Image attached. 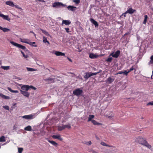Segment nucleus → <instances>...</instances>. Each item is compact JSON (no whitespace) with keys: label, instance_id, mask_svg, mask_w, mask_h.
<instances>
[{"label":"nucleus","instance_id":"nucleus-1","mask_svg":"<svg viewBox=\"0 0 153 153\" xmlns=\"http://www.w3.org/2000/svg\"><path fill=\"white\" fill-rule=\"evenodd\" d=\"M136 142L146 147L149 149H151L152 148V146L148 143L146 139L142 137H138L136 138Z\"/></svg>","mask_w":153,"mask_h":153},{"label":"nucleus","instance_id":"nucleus-2","mask_svg":"<svg viewBox=\"0 0 153 153\" xmlns=\"http://www.w3.org/2000/svg\"><path fill=\"white\" fill-rule=\"evenodd\" d=\"M10 43L16 46V47L20 48L24 50L26 52H28V50L27 49H26V47L20 44L15 43L13 41H11L10 42Z\"/></svg>","mask_w":153,"mask_h":153},{"label":"nucleus","instance_id":"nucleus-3","mask_svg":"<svg viewBox=\"0 0 153 153\" xmlns=\"http://www.w3.org/2000/svg\"><path fill=\"white\" fill-rule=\"evenodd\" d=\"M71 128L70 124L68 123L67 125H62V126H59L58 127V130L59 131H62L65 128H67L68 129H70Z\"/></svg>","mask_w":153,"mask_h":153},{"label":"nucleus","instance_id":"nucleus-4","mask_svg":"<svg viewBox=\"0 0 153 153\" xmlns=\"http://www.w3.org/2000/svg\"><path fill=\"white\" fill-rule=\"evenodd\" d=\"M36 117V114H33L30 115H24L22 117V118L26 120H32L35 118Z\"/></svg>","mask_w":153,"mask_h":153},{"label":"nucleus","instance_id":"nucleus-5","mask_svg":"<svg viewBox=\"0 0 153 153\" xmlns=\"http://www.w3.org/2000/svg\"><path fill=\"white\" fill-rule=\"evenodd\" d=\"M82 92V90L80 89L79 88H77L73 91V94L75 95L78 96L80 95Z\"/></svg>","mask_w":153,"mask_h":153},{"label":"nucleus","instance_id":"nucleus-6","mask_svg":"<svg viewBox=\"0 0 153 153\" xmlns=\"http://www.w3.org/2000/svg\"><path fill=\"white\" fill-rule=\"evenodd\" d=\"M115 78L114 76H111L108 77L106 80V82L108 84H111L114 80Z\"/></svg>","mask_w":153,"mask_h":153},{"label":"nucleus","instance_id":"nucleus-7","mask_svg":"<svg viewBox=\"0 0 153 153\" xmlns=\"http://www.w3.org/2000/svg\"><path fill=\"white\" fill-rule=\"evenodd\" d=\"M61 6H64L62 3L59 2H55L53 4V7H59Z\"/></svg>","mask_w":153,"mask_h":153},{"label":"nucleus","instance_id":"nucleus-8","mask_svg":"<svg viewBox=\"0 0 153 153\" xmlns=\"http://www.w3.org/2000/svg\"><path fill=\"white\" fill-rule=\"evenodd\" d=\"M20 41L23 43L27 44L30 45H32L31 42L29 41V40L28 39H22L20 38Z\"/></svg>","mask_w":153,"mask_h":153},{"label":"nucleus","instance_id":"nucleus-9","mask_svg":"<svg viewBox=\"0 0 153 153\" xmlns=\"http://www.w3.org/2000/svg\"><path fill=\"white\" fill-rule=\"evenodd\" d=\"M120 51L119 50H117L116 51L114 54L113 53H111L109 56H112L113 57L117 58L120 55Z\"/></svg>","mask_w":153,"mask_h":153},{"label":"nucleus","instance_id":"nucleus-10","mask_svg":"<svg viewBox=\"0 0 153 153\" xmlns=\"http://www.w3.org/2000/svg\"><path fill=\"white\" fill-rule=\"evenodd\" d=\"M136 11V10H135L132 9V7H130L127 10L125 13H129L130 14H131Z\"/></svg>","mask_w":153,"mask_h":153},{"label":"nucleus","instance_id":"nucleus-11","mask_svg":"<svg viewBox=\"0 0 153 153\" xmlns=\"http://www.w3.org/2000/svg\"><path fill=\"white\" fill-rule=\"evenodd\" d=\"M21 93L24 96H25L27 97H28L30 95V94L27 91H23L22 90H20Z\"/></svg>","mask_w":153,"mask_h":153},{"label":"nucleus","instance_id":"nucleus-12","mask_svg":"<svg viewBox=\"0 0 153 153\" xmlns=\"http://www.w3.org/2000/svg\"><path fill=\"white\" fill-rule=\"evenodd\" d=\"M67 8L68 10L72 11H75L77 9V8L76 7L71 5L68 6Z\"/></svg>","mask_w":153,"mask_h":153},{"label":"nucleus","instance_id":"nucleus-13","mask_svg":"<svg viewBox=\"0 0 153 153\" xmlns=\"http://www.w3.org/2000/svg\"><path fill=\"white\" fill-rule=\"evenodd\" d=\"M71 24V22L69 20H63L62 21V25H63V24H65L66 25H68Z\"/></svg>","mask_w":153,"mask_h":153},{"label":"nucleus","instance_id":"nucleus-14","mask_svg":"<svg viewBox=\"0 0 153 153\" xmlns=\"http://www.w3.org/2000/svg\"><path fill=\"white\" fill-rule=\"evenodd\" d=\"M52 137L53 138L57 139L60 141H62L63 140L62 138L61 137V135L60 134L53 135Z\"/></svg>","mask_w":153,"mask_h":153},{"label":"nucleus","instance_id":"nucleus-15","mask_svg":"<svg viewBox=\"0 0 153 153\" xmlns=\"http://www.w3.org/2000/svg\"><path fill=\"white\" fill-rule=\"evenodd\" d=\"M45 81L48 83H51L54 82V79L53 78H49L45 79Z\"/></svg>","mask_w":153,"mask_h":153},{"label":"nucleus","instance_id":"nucleus-16","mask_svg":"<svg viewBox=\"0 0 153 153\" xmlns=\"http://www.w3.org/2000/svg\"><path fill=\"white\" fill-rule=\"evenodd\" d=\"M92 76L91 72H86L84 77L85 79H88L89 77Z\"/></svg>","mask_w":153,"mask_h":153},{"label":"nucleus","instance_id":"nucleus-17","mask_svg":"<svg viewBox=\"0 0 153 153\" xmlns=\"http://www.w3.org/2000/svg\"><path fill=\"white\" fill-rule=\"evenodd\" d=\"M54 54L57 56H65V53L60 51H55Z\"/></svg>","mask_w":153,"mask_h":153},{"label":"nucleus","instance_id":"nucleus-18","mask_svg":"<svg viewBox=\"0 0 153 153\" xmlns=\"http://www.w3.org/2000/svg\"><path fill=\"white\" fill-rule=\"evenodd\" d=\"M90 21L92 23L95 25V27H97L98 26V24L97 22L94 19L91 18L90 19Z\"/></svg>","mask_w":153,"mask_h":153},{"label":"nucleus","instance_id":"nucleus-19","mask_svg":"<svg viewBox=\"0 0 153 153\" xmlns=\"http://www.w3.org/2000/svg\"><path fill=\"white\" fill-rule=\"evenodd\" d=\"M29 86L28 85H24L21 87V89L23 90L27 91L29 89Z\"/></svg>","mask_w":153,"mask_h":153},{"label":"nucleus","instance_id":"nucleus-20","mask_svg":"<svg viewBox=\"0 0 153 153\" xmlns=\"http://www.w3.org/2000/svg\"><path fill=\"white\" fill-rule=\"evenodd\" d=\"M5 4L6 5L12 7H13L14 6L13 2L11 1H7L5 2Z\"/></svg>","mask_w":153,"mask_h":153},{"label":"nucleus","instance_id":"nucleus-21","mask_svg":"<svg viewBox=\"0 0 153 153\" xmlns=\"http://www.w3.org/2000/svg\"><path fill=\"white\" fill-rule=\"evenodd\" d=\"M100 144L102 145L103 146H108L110 147H113V148H115V146H112V145H108L107 144L105 143L104 142H101L100 143Z\"/></svg>","mask_w":153,"mask_h":153},{"label":"nucleus","instance_id":"nucleus-22","mask_svg":"<svg viewBox=\"0 0 153 153\" xmlns=\"http://www.w3.org/2000/svg\"><path fill=\"white\" fill-rule=\"evenodd\" d=\"M0 30H2L4 32H7L10 30L9 29L5 27H2L1 26H0Z\"/></svg>","mask_w":153,"mask_h":153},{"label":"nucleus","instance_id":"nucleus-23","mask_svg":"<svg viewBox=\"0 0 153 153\" xmlns=\"http://www.w3.org/2000/svg\"><path fill=\"white\" fill-rule=\"evenodd\" d=\"M91 122L93 123V124L95 125H102V124L99 123L97 122L96 120H91Z\"/></svg>","mask_w":153,"mask_h":153},{"label":"nucleus","instance_id":"nucleus-24","mask_svg":"<svg viewBox=\"0 0 153 153\" xmlns=\"http://www.w3.org/2000/svg\"><path fill=\"white\" fill-rule=\"evenodd\" d=\"M0 96L2 98L5 99H10L9 97L6 96L2 94H0Z\"/></svg>","mask_w":153,"mask_h":153},{"label":"nucleus","instance_id":"nucleus-25","mask_svg":"<svg viewBox=\"0 0 153 153\" xmlns=\"http://www.w3.org/2000/svg\"><path fill=\"white\" fill-rule=\"evenodd\" d=\"M89 57L91 59H94L97 58V56L93 53H91L90 54Z\"/></svg>","mask_w":153,"mask_h":153},{"label":"nucleus","instance_id":"nucleus-26","mask_svg":"<svg viewBox=\"0 0 153 153\" xmlns=\"http://www.w3.org/2000/svg\"><path fill=\"white\" fill-rule=\"evenodd\" d=\"M48 142L52 144L53 145L57 146L58 145V143H56L55 142L53 141H51L50 140H48Z\"/></svg>","mask_w":153,"mask_h":153},{"label":"nucleus","instance_id":"nucleus-27","mask_svg":"<svg viewBox=\"0 0 153 153\" xmlns=\"http://www.w3.org/2000/svg\"><path fill=\"white\" fill-rule=\"evenodd\" d=\"M94 117V116L93 115H89V116L88 120V122L91 121L92 120V119H93Z\"/></svg>","mask_w":153,"mask_h":153},{"label":"nucleus","instance_id":"nucleus-28","mask_svg":"<svg viewBox=\"0 0 153 153\" xmlns=\"http://www.w3.org/2000/svg\"><path fill=\"white\" fill-rule=\"evenodd\" d=\"M25 130L26 131H30L32 130L31 127L30 126H28L24 128Z\"/></svg>","mask_w":153,"mask_h":153},{"label":"nucleus","instance_id":"nucleus-29","mask_svg":"<svg viewBox=\"0 0 153 153\" xmlns=\"http://www.w3.org/2000/svg\"><path fill=\"white\" fill-rule=\"evenodd\" d=\"M114 116L113 113L112 112H111L110 114L108 115V118L109 119L113 118Z\"/></svg>","mask_w":153,"mask_h":153},{"label":"nucleus","instance_id":"nucleus-30","mask_svg":"<svg viewBox=\"0 0 153 153\" xmlns=\"http://www.w3.org/2000/svg\"><path fill=\"white\" fill-rule=\"evenodd\" d=\"M8 89L9 90V91L11 92H12V93H18L19 92L18 91L13 90L11 89V88H8Z\"/></svg>","mask_w":153,"mask_h":153},{"label":"nucleus","instance_id":"nucleus-31","mask_svg":"<svg viewBox=\"0 0 153 153\" xmlns=\"http://www.w3.org/2000/svg\"><path fill=\"white\" fill-rule=\"evenodd\" d=\"M1 68H2L4 70H8L10 68V66H2L1 67Z\"/></svg>","mask_w":153,"mask_h":153},{"label":"nucleus","instance_id":"nucleus-32","mask_svg":"<svg viewBox=\"0 0 153 153\" xmlns=\"http://www.w3.org/2000/svg\"><path fill=\"white\" fill-rule=\"evenodd\" d=\"M5 137L4 136H2L0 137V142H5Z\"/></svg>","mask_w":153,"mask_h":153},{"label":"nucleus","instance_id":"nucleus-33","mask_svg":"<svg viewBox=\"0 0 153 153\" xmlns=\"http://www.w3.org/2000/svg\"><path fill=\"white\" fill-rule=\"evenodd\" d=\"M144 19L143 22V24H146V22L147 19L148 18V16L147 15H145L144 16Z\"/></svg>","mask_w":153,"mask_h":153},{"label":"nucleus","instance_id":"nucleus-34","mask_svg":"<svg viewBox=\"0 0 153 153\" xmlns=\"http://www.w3.org/2000/svg\"><path fill=\"white\" fill-rule=\"evenodd\" d=\"M43 42L46 43L47 42L48 44H49V42L47 40V38L45 36L43 37Z\"/></svg>","mask_w":153,"mask_h":153},{"label":"nucleus","instance_id":"nucleus-35","mask_svg":"<svg viewBox=\"0 0 153 153\" xmlns=\"http://www.w3.org/2000/svg\"><path fill=\"white\" fill-rule=\"evenodd\" d=\"M21 53L22 54V55L25 58H26V59H27L28 58V56L27 55H25L24 53L22 51H21Z\"/></svg>","mask_w":153,"mask_h":153},{"label":"nucleus","instance_id":"nucleus-36","mask_svg":"<svg viewBox=\"0 0 153 153\" xmlns=\"http://www.w3.org/2000/svg\"><path fill=\"white\" fill-rule=\"evenodd\" d=\"M27 71H35V70L33 68H27Z\"/></svg>","mask_w":153,"mask_h":153},{"label":"nucleus","instance_id":"nucleus-37","mask_svg":"<svg viewBox=\"0 0 153 153\" xmlns=\"http://www.w3.org/2000/svg\"><path fill=\"white\" fill-rule=\"evenodd\" d=\"M23 151V149L21 148H18V151L19 153H22Z\"/></svg>","mask_w":153,"mask_h":153},{"label":"nucleus","instance_id":"nucleus-38","mask_svg":"<svg viewBox=\"0 0 153 153\" xmlns=\"http://www.w3.org/2000/svg\"><path fill=\"white\" fill-rule=\"evenodd\" d=\"M112 57H109L106 60V61H107V62H111V61H112Z\"/></svg>","mask_w":153,"mask_h":153},{"label":"nucleus","instance_id":"nucleus-39","mask_svg":"<svg viewBox=\"0 0 153 153\" xmlns=\"http://www.w3.org/2000/svg\"><path fill=\"white\" fill-rule=\"evenodd\" d=\"M3 107L5 109L9 110V107L7 105L4 106Z\"/></svg>","mask_w":153,"mask_h":153},{"label":"nucleus","instance_id":"nucleus-40","mask_svg":"<svg viewBox=\"0 0 153 153\" xmlns=\"http://www.w3.org/2000/svg\"><path fill=\"white\" fill-rule=\"evenodd\" d=\"M74 2H75L76 4H78L80 3L79 0H74L73 1Z\"/></svg>","mask_w":153,"mask_h":153},{"label":"nucleus","instance_id":"nucleus-41","mask_svg":"<svg viewBox=\"0 0 153 153\" xmlns=\"http://www.w3.org/2000/svg\"><path fill=\"white\" fill-rule=\"evenodd\" d=\"M147 106L150 105H153V101H152L151 102H149L147 104Z\"/></svg>","mask_w":153,"mask_h":153},{"label":"nucleus","instance_id":"nucleus-42","mask_svg":"<svg viewBox=\"0 0 153 153\" xmlns=\"http://www.w3.org/2000/svg\"><path fill=\"white\" fill-rule=\"evenodd\" d=\"M30 88H31L34 90H35L36 89V88L35 87H33V86L32 85L29 86V89Z\"/></svg>","mask_w":153,"mask_h":153},{"label":"nucleus","instance_id":"nucleus-43","mask_svg":"<svg viewBox=\"0 0 153 153\" xmlns=\"http://www.w3.org/2000/svg\"><path fill=\"white\" fill-rule=\"evenodd\" d=\"M16 8H18L19 9H22V8L20 7H19V6L18 5H15L14 6Z\"/></svg>","mask_w":153,"mask_h":153},{"label":"nucleus","instance_id":"nucleus-44","mask_svg":"<svg viewBox=\"0 0 153 153\" xmlns=\"http://www.w3.org/2000/svg\"><path fill=\"white\" fill-rule=\"evenodd\" d=\"M65 30L66 32L67 33H69V32H70V31H69V30H70L69 28L68 27L65 28Z\"/></svg>","mask_w":153,"mask_h":153},{"label":"nucleus","instance_id":"nucleus-45","mask_svg":"<svg viewBox=\"0 0 153 153\" xmlns=\"http://www.w3.org/2000/svg\"><path fill=\"white\" fill-rule=\"evenodd\" d=\"M41 30L42 31V32L45 35L46 34V33L47 32L46 31L43 30L42 29H41Z\"/></svg>","mask_w":153,"mask_h":153},{"label":"nucleus","instance_id":"nucleus-46","mask_svg":"<svg viewBox=\"0 0 153 153\" xmlns=\"http://www.w3.org/2000/svg\"><path fill=\"white\" fill-rule=\"evenodd\" d=\"M123 74H124L126 75H127L128 73L126 71H124L123 72Z\"/></svg>","mask_w":153,"mask_h":153},{"label":"nucleus","instance_id":"nucleus-47","mask_svg":"<svg viewBox=\"0 0 153 153\" xmlns=\"http://www.w3.org/2000/svg\"><path fill=\"white\" fill-rule=\"evenodd\" d=\"M31 43H32V46H34V47H36L37 46V45H33L32 44H35L36 43L35 42H31Z\"/></svg>","mask_w":153,"mask_h":153},{"label":"nucleus","instance_id":"nucleus-48","mask_svg":"<svg viewBox=\"0 0 153 153\" xmlns=\"http://www.w3.org/2000/svg\"><path fill=\"white\" fill-rule=\"evenodd\" d=\"M126 13V12H125L124 13H123L121 16H123L125 17H126V14L127 13Z\"/></svg>","mask_w":153,"mask_h":153},{"label":"nucleus","instance_id":"nucleus-49","mask_svg":"<svg viewBox=\"0 0 153 153\" xmlns=\"http://www.w3.org/2000/svg\"><path fill=\"white\" fill-rule=\"evenodd\" d=\"M91 74H92V76L93 75H97V74H98V73L97 72H95V73H91Z\"/></svg>","mask_w":153,"mask_h":153},{"label":"nucleus","instance_id":"nucleus-50","mask_svg":"<svg viewBox=\"0 0 153 153\" xmlns=\"http://www.w3.org/2000/svg\"><path fill=\"white\" fill-rule=\"evenodd\" d=\"M87 143H88V144L86 143L87 145H91L92 144L91 142L90 141L87 142Z\"/></svg>","mask_w":153,"mask_h":153},{"label":"nucleus","instance_id":"nucleus-51","mask_svg":"<svg viewBox=\"0 0 153 153\" xmlns=\"http://www.w3.org/2000/svg\"><path fill=\"white\" fill-rule=\"evenodd\" d=\"M45 35H46V36H51V35H50V34L48 32H47L46 33Z\"/></svg>","mask_w":153,"mask_h":153},{"label":"nucleus","instance_id":"nucleus-52","mask_svg":"<svg viewBox=\"0 0 153 153\" xmlns=\"http://www.w3.org/2000/svg\"><path fill=\"white\" fill-rule=\"evenodd\" d=\"M135 69L134 68V67L132 66L130 69V70L131 71L133 70H134Z\"/></svg>","mask_w":153,"mask_h":153},{"label":"nucleus","instance_id":"nucleus-53","mask_svg":"<svg viewBox=\"0 0 153 153\" xmlns=\"http://www.w3.org/2000/svg\"><path fill=\"white\" fill-rule=\"evenodd\" d=\"M67 59H68V60L70 62H72V60H71V59H70V58H69L68 57H67Z\"/></svg>","mask_w":153,"mask_h":153},{"label":"nucleus","instance_id":"nucleus-54","mask_svg":"<svg viewBox=\"0 0 153 153\" xmlns=\"http://www.w3.org/2000/svg\"><path fill=\"white\" fill-rule=\"evenodd\" d=\"M150 59L151 60L153 61V55H152L150 57Z\"/></svg>","mask_w":153,"mask_h":153},{"label":"nucleus","instance_id":"nucleus-55","mask_svg":"<svg viewBox=\"0 0 153 153\" xmlns=\"http://www.w3.org/2000/svg\"><path fill=\"white\" fill-rule=\"evenodd\" d=\"M123 74V72H121V71H120V72H118L117 73V74Z\"/></svg>","mask_w":153,"mask_h":153},{"label":"nucleus","instance_id":"nucleus-56","mask_svg":"<svg viewBox=\"0 0 153 153\" xmlns=\"http://www.w3.org/2000/svg\"><path fill=\"white\" fill-rule=\"evenodd\" d=\"M129 34V33H128H128H125L124 35V36H126L127 35H128Z\"/></svg>","mask_w":153,"mask_h":153},{"label":"nucleus","instance_id":"nucleus-57","mask_svg":"<svg viewBox=\"0 0 153 153\" xmlns=\"http://www.w3.org/2000/svg\"><path fill=\"white\" fill-rule=\"evenodd\" d=\"M101 71H102V70H100L99 71L97 72V73H98V74H99V73H100Z\"/></svg>","mask_w":153,"mask_h":153},{"label":"nucleus","instance_id":"nucleus-58","mask_svg":"<svg viewBox=\"0 0 153 153\" xmlns=\"http://www.w3.org/2000/svg\"><path fill=\"white\" fill-rule=\"evenodd\" d=\"M128 71H127L128 73L129 72H130V71H130V69L129 70H127Z\"/></svg>","mask_w":153,"mask_h":153},{"label":"nucleus","instance_id":"nucleus-59","mask_svg":"<svg viewBox=\"0 0 153 153\" xmlns=\"http://www.w3.org/2000/svg\"><path fill=\"white\" fill-rule=\"evenodd\" d=\"M76 23H77V24H79V25L80 24V23L79 22H76Z\"/></svg>","mask_w":153,"mask_h":153},{"label":"nucleus","instance_id":"nucleus-60","mask_svg":"<svg viewBox=\"0 0 153 153\" xmlns=\"http://www.w3.org/2000/svg\"><path fill=\"white\" fill-rule=\"evenodd\" d=\"M30 33H33V34L34 33L33 31H30Z\"/></svg>","mask_w":153,"mask_h":153},{"label":"nucleus","instance_id":"nucleus-61","mask_svg":"<svg viewBox=\"0 0 153 153\" xmlns=\"http://www.w3.org/2000/svg\"><path fill=\"white\" fill-rule=\"evenodd\" d=\"M34 36L36 37V34L34 33H33Z\"/></svg>","mask_w":153,"mask_h":153},{"label":"nucleus","instance_id":"nucleus-62","mask_svg":"<svg viewBox=\"0 0 153 153\" xmlns=\"http://www.w3.org/2000/svg\"><path fill=\"white\" fill-rule=\"evenodd\" d=\"M1 61H0V65H1Z\"/></svg>","mask_w":153,"mask_h":153},{"label":"nucleus","instance_id":"nucleus-63","mask_svg":"<svg viewBox=\"0 0 153 153\" xmlns=\"http://www.w3.org/2000/svg\"><path fill=\"white\" fill-rule=\"evenodd\" d=\"M6 144V143H4V145H5Z\"/></svg>","mask_w":153,"mask_h":153},{"label":"nucleus","instance_id":"nucleus-64","mask_svg":"<svg viewBox=\"0 0 153 153\" xmlns=\"http://www.w3.org/2000/svg\"><path fill=\"white\" fill-rule=\"evenodd\" d=\"M1 147V146H0V148Z\"/></svg>","mask_w":153,"mask_h":153}]
</instances>
